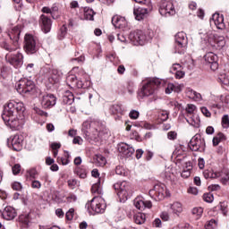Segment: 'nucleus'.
<instances>
[{
  "label": "nucleus",
  "instance_id": "f257e3e1",
  "mask_svg": "<svg viewBox=\"0 0 229 229\" xmlns=\"http://www.w3.org/2000/svg\"><path fill=\"white\" fill-rule=\"evenodd\" d=\"M25 110L24 103L11 100L4 108L2 119L11 130H21L26 123Z\"/></svg>",
  "mask_w": 229,
  "mask_h": 229
},
{
  "label": "nucleus",
  "instance_id": "f03ea898",
  "mask_svg": "<svg viewBox=\"0 0 229 229\" xmlns=\"http://www.w3.org/2000/svg\"><path fill=\"white\" fill-rule=\"evenodd\" d=\"M161 84L162 81L158 78L148 80L140 89L138 96L141 98V99L149 98V96H153L154 92L158 89V87Z\"/></svg>",
  "mask_w": 229,
  "mask_h": 229
},
{
  "label": "nucleus",
  "instance_id": "7ed1b4c3",
  "mask_svg": "<svg viewBox=\"0 0 229 229\" xmlns=\"http://www.w3.org/2000/svg\"><path fill=\"white\" fill-rule=\"evenodd\" d=\"M158 12L162 17H173L176 15V1L161 0L158 3Z\"/></svg>",
  "mask_w": 229,
  "mask_h": 229
},
{
  "label": "nucleus",
  "instance_id": "20e7f679",
  "mask_svg": "<svg viewBox=\"0 0 229 229\" xmlns=\"http://www.w3.org/2000/svg\"><path fill=\"white\" fill-rule=\"evenodd\" d=\"M89 214H103L106 209V203L103 197H95L90 201L87 202L85 206Z\"/></svg>",
  "mask_w": 229,
  "mask_h": 229
},
{
  "label": "nucleus",
  "instance_id": "39448f33",
  "mask_svg": "<svg viewBox=\"0 0 229 229\" xmlns=\"http://www.w3.org/2000/svg\"><path fill=\"white\" fill-rule=\"evenodd\" d=\"M150 38L151 36L148 35V32L140 30H136L129 34V41L133 46H144Z\"/></svg>",
  "mask_w": 229,
  "mask_h": 229
},
{
  "label": "nucleus",
  "instance_id": "423d86ee",
  "mask_svg": "<svg viewBox=\"0 0 229 229\" xmlns=\"http://www.w3.org/2000/svg\"><path fill=\"white\" fill-rule=\"evenodd\" d=\"M174 53L183 55L185 51H187V46L189 44L187 34H185L183 31L178 32L174 37Z\"/></svg>",
  "mask_w": 229,
  "mask_h": 229
},
{
  "label": "nucleus",
  "instance_id": "0eeeda50",
  "mask_svg": "<svg viewBox=\"0 0 229 229\" xmlns=\"http://www.w3.org/2000/svg\"><path fill=\"white\" fill-rule=\"evenodd\" d=\"M199 35L203 44H212L213 42H217V44H219L222 47L225 46V37H219V40L217 41L216 33L212 30H201L199 32Z\"/></svg>",
  "mask_w": 229,
  "mask_h": 229
},
{
  "label": "nucleus",
  "instance_id": "6e6552de",
  "mask_svg": "<svg viewBox=\"0 0 229 229\" xmlns=\"http://www.w3.org/2000/svg\"><path fill=\"white\" fill-rule=\"evenodd\" d=\"M15 88L18 94L21 96L33 94L35 92V82L31 80L22 79L16 82Z\"/></svg>",
  "mask_w": 229,
  "mask_h": 229
},
{
  "label": "nucleus",
  "instance_id": "1a4fd4ad",
  "mask_svg": "<svg viewBox=\"0 0 229 229\" xmlns=\"http://www.w3.org/2000/svg\"><path fill=\"white\" fill-rule=\"evenodd\" d=\"M114 191H117V196L123 198V199H128L131 196V184L126 181L122 182H116L114 184Z\"/></svg>",
  "mask_w": 229,
  "mask_h": 229
},
{
  "label": "nucleus",
  "instance_id": "9d476101",
  "mask_svg": "<svg viewBox=\"0 0 229 229\" xmlns=\"http://www.w3.org/2000/svg\"><path fill=\"white\" fill-rule=\"evenodd\" d=\"M24 49L27 55H35L37 53V37L32 34H25Z\"/></svg>",
  "mask_w": 229,
  "mask_h": 229
},
{
  "label": "nucleus",
  "instance_id": "9b49d317",
  "mask_svg": "<svg viewBox=\"0 0 229 229\" xmlns=\"http://www.w3.org/2000/svg\"><path fill=\"white\" fill-rule=\"evenodd\" d=\"M96 124L98 127L95 128L97 131L98 137H103V130H105V126L101 124L99 122H94L91 123L89 121H86L82 123V132L86 135V137H90V126H94Z\"/></svg>",
  "mask_w": 229,
  "mask_h": 229
},
{
  "label": "nucleus",
  "instance_id": "f8f14e48",
  "mask_svg": "<svg viewBox=\"0 0 229 229\" xmlns=\"http://www.w3.org/2000/svg\"><path fill=\"white\" fill-rule=\"evenodd\" d=\"M148 194L155 201H162V199L165 198V185L156 184L154 188L148 191Z\"/></svg>",
  "mask_w": 229,
  "mask_h": 229
},
{
  "label": "nucleus",
  "instance_id": "ddd939ff",
  "mask_svg": "<svg viewBox=\"0 0 229 229\" xmlns=\"http://www.w3.org/2000/svg\"><path fill=\"white\" fill-rule=\"evenodd\" d=\"M189 148L191 151H199V153H203L206 148L205 139H201V137L198 136L193 137L189 143Z\"/></svg>",
  "mask_w": 229,
  "mask_h": 229
},
{
  "label": "nucleus",
  "instance_id": "4468645a",
  "mask_svg": "<svg viewBox=\"0 0 229 229\" xmlns=\"http://www.w3.org/2000/svg\"><path fill=\"white\" fill-rule=\"evenodd\" d=\"M66 81L69 84V87H72L73 89H87L89 87V82H83V81L78 79V76L74 74H70L66 78Z\"/></svg>",
  "mask_w": 229,
  "mask_h": 229
},
{
  "label": "nucleus",
  "instance_id": "2eb2a0df",
  "mask_svg": "<svg viewBox=\"0 0 229 229\" xmlns=\"http://www.w3.org/2000/svg\"><path fill=\"white\" fill-rule=\"evenodd\" d=\"M112 24L114 28H118V30H123V31L130 30V24L126 21V18L123 16L114 15L112 18Z\"/></svg>",
  "mask_w": 229,
  "mask_h": 229
},
{
  "label": "nucleus",
  "instance_id": "dca6fc26",
  "mask_svg": "<svg viewBox=\"0 0 229 229\" xmlns=\"http://www.w3.org/2000/svg\"><path fill=\"white\" fill-rule=\"evenodd\" d=\"M151 10H153L152 5H147V8L146 7L134 8L133 13L136 21H143V19H146L148 13L151 12Z\"/></svg>",
  "mask_w": 229,
  "mask_h": 229
},
{
  "label": "nucleus",
  "instance_id": "f3484780",
  "mask_svg": "<svg viewBox=\"0 0 229 229\" xmlns=\"http://www.w3.org/2000/svg\"><path fill=\"white\" fill-rule=\"evenodd\" d=\"M56 105V97L53 94H46L41 98V106L43 108H51Z\"/></svg>",
  "mask_w": 229,
  "mask_h": 229
},
{
  "label": "nucleus",
  "instance_id": "a211bd4d",
  "mask_svg": "<svg viewBox=\"0 0 229 229\" xmlns=\"http://www.w3.org/2000/svg\"><path fill=\"white\" fill-rule=\"evenodd\" d=\"M39 26L43 32L49 33L51 31V26H53V21L46 14H42L39 18Z\"/></svg>",
  "mask_w": 229,
  "mask_h": 229
},
{
  "label": "nucleus",
  "instance_id": "6ab92c4d",
  "mask_svg": "<svg viewBox=\"0 0 229 229\" xmlns=\"http://www.w3.org/2000/svg\"><path fill=\"white\" fill-rule=\"evenodd\" d=\"M134 207L138 208V210H144L145 208H151L153 204L149 200H145L142 197H137L134 199Z\"/></svg>",
  "mask_w": 229,
  "mask_h": 229
},
{
  "label": "nucleus",
  "instance_id": "aec40b11",
  "mask_svg": "<svg viewBox=\"0 0 229 229\" xmlns=\"http://www.w3.org/2000/svg\"><path fill=\"white\" fill-rule=\"evenodd\" d=\"M118 151L123 154V157H126V158H130V157L135 153V148L126 143H120L118 145Z\"/></svg>",
  "mask_w": 229,
  "mask_h": 229
},
{
  "label": "nucleus",
  "instance_id": "412c9836",
  "mask_svg": "<svg viewBox=\"0 0 229 229\" xmlns=\"http://www.w3.org/2000/svg\"><path fill=\"white\" fill-rule=\"evenodd\" d=\"M211 22H214L217 30H225V28H226V25H225V16H223V14L217 13H214L212 15Z\"/></svg>",
  "mask_w": 229,
  "mask_h": 229
},
{
  "label": "nucleus",
  "instance_id": "4be33fe9",
  "mask_svg": "<svg viewBox=\"0 0 229 229\" xmlns=\"http://www.w3.org/2000/svg\"><path fill=\"white\" fill-rule=\"evenodd\" d=\"M2 216L6 221H13L17 217V211L13 207L7 206L4 208Z\"/></svg>",
  "mask_w": 229,
  "mask_h": 229
},
{
  "label": "nucleus",
  "instance_id": "5701e85b",
  "mask_svg": "<svg viewBox=\"0 0 229 229\" xmlns=\"http://www.w3.org/2000/svg\"><path fill=\"white\" fill-rule=\"evenodd\" d=\"M105 182L101 177L98 178V181L92 185L91 187V192L92 194H95L96 198H101L103 196V188H101V183Z\"/></svg>",
  "mask_w": 229,
  "mask_h": 229
},
{
  "label": "nucleus",
  "instance_id": "b1692460",
  "mask_svg": "<svg viewBox=\"0 0 229 229\" xmlns=\"http://www.w3.org/2000/svg\"><path fill=\"white\" fill-rule=\"evenodd\" d=\"M8 37L13 42H19V37H21V27L14 26L8 30Z\"/></svg>",
  "mask_w": 229,
  "mask_h": 229
},
{
  "label": "nucleus",
  "instance_id": "393cba45",
  "mask_svg": "<svg viewBox=\"0 0 229 229\" xmlns=\"http://www.w3.org/2000/svg\"><path fill=\"white\" fill-rule=\"evenodd\" d=\"M62 78V72L58 71V69H52L50 71V75L48 77V81L51 85H55V83H58Z\"/></svg>",
  "mask_w": 229,
  "mask_h": 229
},
{
  "label": "nucleus",
  "instance_id": "a878e982",
  "mask_svg": "<svg viewBox=\"0 0 229 229\" xmlns=\"http://www.w3.org/2000/svg\"><path fill=\"white\" fill-rule=\"evenodd\" d=\"M12 146L14 151H21L22 149V136L14 135L12 138Z\"/></svg>",
  "mask_w": 229,
  "mask_h": 229
},
{
  "label": "nucleus",
  "instance_id": "bb28decb",
  "mask_svg": "<svg viewBox=\"0 0 229 229\" xmlns=\"http://www.w3.org/2000/svg\"><path fill=\"white\" fill-rule=\"evenodd\" d=\"M5 60L7 64H9V65H13L14 69L22 67V64H24L21 58H6Z\"/></svg>",
  "mask_w": 229,
  "mask_h": 229
},
{
  "label": "nucleus",
  "instance_id": "cd10ccee",
  "mask_svg": "<svg viewBox=\"0 0 229 229\" xmlns=\"http://www.w3.org/2000/svg\"><path fill=\"white\" fill-rule=\"evenodd\" d=\"M204 64L207 65V67H209L211 71H217V69H219V64L217 61H215L214 58H205Z\"/></svg>",
  "mask_w": 229,
  "mask_h": 229
},
{
  "label": "nucleus",
  "instance_id": "c85d7f7f",
  "mask_svg": "<svg viewBox=\"0 0 229 229\" xmlns=\"http://www.w3.org/2000/svg\"><path fill=\"white\" fill-rule=\"evenodd\" d=\"M74 103V95L71 91H66L63 96V105H72Z\"/></svg>",
  "mask_w": 229,
  "mask_h": 229
},
{
  "label": "nucleus",
  "instance_id": "c756f323",
  "mask_svg": "<svg viewBox=\"0 0 229 229\" xmlns=\"http://www.w3.org/2000/svg\"><path fill=\"white\" fill-rule=\"evenodd\" d=\"M73 173L74 174H77L79 178H82V179L87 178V168L85 167V165L75 167L73 170Z\"/></svg>",
  "mask_w": 229,
  "mask_h": 229
},
{
  "label": "nucleus",
  "instance_id": "7c9ffc66",
  "mask_svg": "<svg viewBox=\"0 0 229 229\" xmlns=\"http://www.w3.org/2000/svg\"><path fill=\"white\" fill-rule=\"evenodd\" d=\"M226 170L218 172L217 178H220V182L223 185H229V175L226 174Z\"/></svg>",
  "mask_w": 229,
  "mask_h": 229
},
{
  "label": "nucleus",
  "instance_id": "2f4dec72",
  "mask_svg": "<svg viewBox=\"0 0 229 229\" xmlns=\"http://www.w3.org/2000/svg\"><path fill=\"white\" fill-rule=\"evenodd\" d=\"M111 112L117 115H123L124 114V107H123V105L114 104L111 106Z\"/></svg>",
  "mask_w": 229,
  "mask_h": 229
},
{
  "label": "nucleus",
  "instance_id": "473e14b6",
  "mask_svg": "<svg viewBox=\"0 0 229 229\" xmlns=\"http://www.w3.org/2000/svg\"><path fill=\"white\" fill-rule=\"evenodd\" d=\"M94 15H96V13H94V10L90 9L89 7L84 8V18L85 21H94Z\"/></svg>",
  "mask_w": 229,
  "mask_h": 229
},
{
  "label": "nucleus",
  "instance_id": "72a5a7b5",
  "mask_svg": "<svg viewBox=\"0 0 229 229\" xmlns=\"http://www.w3.org/2000/svg\"><path fill=\"white\" fill-rule=\"evenodd\" d=\"M223 140H226V137L223 132H218L214 138H213V146H219L220 142H223Z\"/></svg>",
  "mask_w": 229,
  "mask_h": 229
},
{
  "label": "nucleus",
  "instance_id": "f704fd0d",
  "mask_svg": "<svg viewBox=\"0 0 229 229\" xmlns=\"http://www.w3.org/2000/svg\"><path fill=\"white\" fill-rule=\"evenodd\" d=\"M134 222L136 225H144L146 223V215L143 213L134 215Z\"/></svg>",
  "mask_w": 229,
  "mask_h": 229
},
{
  "label": "nucleus",
  "instance_id": "c9c22d12",
  "mask_svg": "<svg viewBox=\"0 0 229 229\" xmlns=\"http://www.w3.org/2000/svg\"><path fill=\"white\" fill-rule=\"evenodd\" d=\"M19 221L20 223L24 225V226H28V225H30V222L31 221V216H30V214L28 213L20 215Z\"/></svg>",
  "mask_w": 229,
  "mask_h": 229
},
{
  "label": "nucleus",
  "instance_id": "e433bc0d",
  "mask_svg": "<svg viewBox=\"0 0 229 229\" xmlns=\"http://www.w3.org/2000/svg\"><path fill=\"white\" fill-rule=\"evenodd\" d=\"M171 209L173 210L174 214H176L178 216L179 214H182L183 208H182V203L174 202V204H172Z\"/></svg>",
  "mask_w": 229,
  "mask_h": 229
},
{
  "label": "nucleus",
  "instance_id": "4c0bfd02",
  "mask_svg": "<svg viewBox=\"0 0 229 229\" xmlns=\"http://www.w3.org/2000/svg\"><path fill=\"white\" fill-rule=\"evenodd\" d=\"M27 178H30V180H35L38 176V172L37 171V168H30L27 170Z\"/></svg>",
  "mask_w": 229,
  "mask_h": 229
},
{
  "label": "nucleus",
  "instance_id": "58836bf2",
  "mask_svg": "<svg viewBox=\"0 0 229 229\" xmlns=\"http://www.w3.org/2000/svg\"><path fill=\"white\" fill-rule=\"evenodd\" d=\"M191 214L194 216L195 219H200L201 216H203V208H193Z\"/></svg>",
  "mask_w": 229,
  "mask_h": 229
},
{
  "label": "nucleus",
  "instance_id": "ea45409f",
  "mask_svg": "<svg viewBox=\"0 0 229 229\" xmlns=\"http://www.w3.org/2000/svg\"><path fill=\"white\" fill-rule=\"evenodd\" d=\"M203 176L206 178V180H208V178H217L218 172H212V170H205L203 172Z\"/></svg>",
  "mask_w": 229,
  "mask_h": 229
},
{
  "label": "nucleus",
  "instance_id": "a19ab883",
  "mask_svg": "<svg viewBox=\"0 0 229 229\" xmlns=\"http://www.w3.org/2000/svg\"><path fill=\"white\" fill-rule=\"evenodd\" d=\"M186 121L189 124H191V126H193L194 128H199V119L198 117L194 118L191 117V118H186Z\"/></svg>",
  "mask_w": 229,
  "mask_h": 229
},
{
  "label": "nucleus",
  "instance_id": "79ce46f5",
  "mask_svg": "<svg viewBox=\"0 0 229 229\" xmlns=\"http://www.w3.org/2000/svg\"><path fill=\"white\" fill-rule=\"evenodd\" d=\"M65 35H67V26L63 25L60 28V30H59V33H58V38L60 40H62V39L65 38Z\"/></svg>",
  "mask_w": 229,
  "mask_h": 229
},
{
  "label": "nucleus",
  "instance_id": "37998d69",
  "mask_svg": "<svg viewBox=\"0 0 229 229\" xmlns=\"http://www.w3.org/2000/svg\"><path fill=\"white\" fill-rule=\"evenodd\" d=\"M219 81L223 83V85H229V76L226 73H222L218 76Z\"/></svg>",
  "mask_w": 229,
  "mask_h": 229
},
{
  "label": "nucleus",
  "instance_id": "c03bdc74",
  "mask_svg": "<svg viewBox=\"0 0 229 229\" xmlns=\"http://www.w3.org/2000/svg\"><path fill=\"white\" fill-rule=\"evenodd\" d=\"M203 199L206 201V203H212V201H214V194L210 192L204 193Z\"/></svg>",
  "mask_w": 229,
  "mask_h": 229
},
{
  "label": "nucleus",
  "instance_id": "a18cd8bd",
  "mask_svg": "<svg viewBox=\"0 0 229 229\" xmlns=\"http://www.w3.org/2000/svg\"><path fill=\"white\" fill-rule=\"evenodd\" d=\"M185 111L187 112V114H189V115H192V114L196 112V106L193 104H188Z\"/></svg>",
  "mask_w": 229,
  "mask_h": 229
},
{
  "label": "nucleus",
  "instance_id": "49530a36",
  "mask_svg": "<svg viewBox=\"0 0 229 229\" xmlns=\"http://www.w3.org/2000/svg\"><path fill=\"white\" fill-rule=\"evenodd\" d=\"M222 126H223V128H229V116H228V114H225L222 117Z\"/></svg>",
  "mask_w": 229,
  "mask_h": 229
},
{
  "label": "nucleus",
  "instance_id": "de8ad7c7",
  "mask_svg": "<svg viewBox=\"0 0 229 229\" xmlns=\"http://www.w3.org/2000/svg\"><path fill=\"white\" fill-rule=\"evenodd\" d=\"M115 174L119 176H124V174H126V171L124 170V167L118 165L115 168Z\"/></svg>",
  "mask_w": 229,
  "mask_h": 229
},
{
  "label": "nucleus",
  "instance_id": "09e8293b",
  "mask_svg": "<svg viewBox=\"0 0 229 229\" xmlns=\"http://www.w3.org/2000/svg\"><path fill=\"white\" fill-rule=\"evenodd\" d=\"M192 170V167L191 166L190 168H185L181 176L182 178H189L191 176V171Z\"/></svg>",
  "mask_w": 229,
  "mask_h": 229
},
{
  "label": "nucleus",
  "instance_id": "8fccbe9b",
  "mask_svg": "<svg viewBox=\"0 0 229 229\" xmlns=\"http://www.w3.org/2000/svg\"><path fill=\"white\" fill-rule=\"evenodd\" d=\"M217 226V222H216V220L211 219L209 222L207 223L206 225V228L207 229H212V228H216Z\"/></svg>",
  "mask_w": 229,
  "mask_h": 229
},
{
  "label": "nucleus",
  "instance_id": "3c124183",
  "mask_svg": "<svg viewBox=\"0 0 229 229\" xmlns=\"http://www.w3.org/2000/svg\"><path fill=\"white\" fill-rule=\"evenodd\" d=\"M97 161L98 162V164H100V165H106V158L102 155L97 156Z\"/></svg>",
  "mask_w": 229,
  "mask_h": 229
},
{
  "label": "nucleus",
  "instance_id": "603ef678",
  "mask_svg": "<svg viewBox=\"0 0 229 229\" xmlns=\"http://www.w3.org/2000/svg\"><path fill=\"white\" fill-rule=\"evenodd\" d=\"M65 217L68 221H72V217H74V208H70L68 212H66Z\"/></svg>",
  "mask_w": 229,
  "mask_h": 229
},
{
  "label": "nucleus",
  "instance_id": "864d4df0",
  "mask_svg": "<svg viewBox=\"0 0 229 229\" xmlns=\"http://www.w3.org/2000/svg\"><path fill=\"white\" fill-rule=\"evenodd\" d=\"M139 115H140V114L137 110H131L129 113V117H131V119H139Z\"/></svg>",
  "mask_w": 229,
  "mask_h": 229
},
{
  "label": "nucleus",
  "instance_id": "5fc2aeb1",
  "mask_svg": "<svg viewBox=\"0 0 229 229\" xmlns=\"http://www.w3.org/2000/svg\"><path fill=\"white\" fill-rule=\"evenodd\" d=\"M117 40L122 44H128L129 42L124 34H117Z\"/></svg>",
  "mask_w": 229,
  "mask_h": 229
},
{
  "label": "nucleus",
  "instance_id": "6e6d98bb",
  "mask_svg": "<svg viewBox=\"0 0 229 229\" xmlns=\"http://www.w3.org/2000/svg\"><path fill=\"white\" fill-rule=\"evenodd\" d=\"M76 185H78V181L76 179L68 180V187L71 189H76Z\"/></svg>",
  "mask_w": 229,
  "mask_h": 229
},
{
  "label": "nucleus",
  "instance_id": "4d7b16f0",
  "mask_svg": "<svg viewBox=\"0 0 229 229\" xmlns=\"http://www.w3.org/2000/svg\"><path fill=\"white\" fill-rule=\"evenodd\" d=\"M200 112L203 114V115H205V117H211L212 116V114L210 113L208 108H207L206 106L201 107Z\"/></svg>",
  "mask_w": 229,
  "mask_h": 229
},
{
  "label": "nucleus",
  "instance_id": "13d9d810",
  "mask_svg": "<svg viewBox=\"0 0 229 229\" xmlns=\"http://www.w3.org/2000/svg\"><path fill=\"white\" fill-rule=\"evenodd\" d=\"M12 170H13V174L14 175L19 174V173H21V165H20V164H15V165L13 166Z\"/></svg>",
  "mask_w": 229,
  "mask_h": 229
},
{
  "label": "nucleus",
  "instance_id": "bf43d9fd",
  "mask_svg": "<svg viewBox=\"0 0 229 229\" xmlns=\"http://www.w3.org/2000/svg\"><path fill=\"white\" fill-rule=\"evenodd\" d=\"M139 4H144L145 6H151V0H134Z\"/></svg>",
  "mask_w": 229,
  "mask_h": 229
},
{
  "label": "nucleus",
  "instance_id": "052dcab7",
  "mask_svg": "<svg viewBox=\"0 0 229 229\" xmlns=\"http://www.w3.org/2000/svg\"><path fill=\"white\" fill-rule=\"evenodd\" d=\"M12 187L13 191H22V184L19 182H14Z\"/></svg>",
  "mask_w": 229,
  "mask_h": 229
},
{
  "label": "nucleus",
  "instance_id": "680f3d73",
  "mask_svg": "<svg viewBox=\"0 0 229 229\" xmlns=\"http://www.w3.org/2000/svg\"><path fill=\"white\" fill-rule=\"evenodd\" d=\"M34 112H36L38 114V115H41L43 117H47V113L44 112L43 110H41L38 107H35L34 108Z\"/></svg>",
  "mask_w": 229,
  "mask_h": 229
},
{
  "label": "nucleus",
  "instance_id": "e2e57ef3",
  "mask_svg": "<svg viewBox=\"0 0 229 229\" xmlns=\"http://www.w3.org/2000/svg\"><path fill=\"white\" fill-rule=\"evenodd\" d=\"M174 90V84L169 83L165 89V94H171Z\"/></svg>",
  "mask_w": 229,
  "mask_h": 229
},
{
  "label": "nucleus",
  "instance_id": "0e129e2a",
  "mask_svg": "<svg viewBox=\"0 0 229 229\" xmlns=\"http://www.w3.org/2000/svg\"><path fill=\"white\" fill-rule=\"evenodd\" d=\"M72 143L79 144V146H81V144H83V139H81V137L80 136H75L72 140Z\"/></svg>",
  "mask_w": 229,
  "mask_h": 229
},
{
  "label": "nucleus",
  "instance_id": "69168bd1",
  "mask_svg": "<svg viewBox=\"0 0 229 229\" xmlns=\"http://www.w3.org/2000/svg\"><path fill=\"white\" fill-rule=\"evenodd\" d=\"M31 187L32 189H40V187H42V183H40L39 181L34 180L31 182Z\"/></svg>",
  "mask_w": 229,
  "mask_h": 229
},
{
  "label": "nucleus",
  "instance_id": "338daca9",
  "mask_svg": "<svg viewBox=\"0 0 229 229\" xmlns=\"http://www.w3.org/2000/svg\"><path fill=\"white\" fill-rule=\"evenodd\" d=\"M196 91H194L193 89H188L186 90V96L190 98V99H194V95H195Z\"/></svg>",
  "mask_w": 229,
  "mask_h": 229
},
{
  "label": "nucleus",
  "instance_id": "774afa93",
  "mask_svg": "<svg viewBox=\"0 0 229 229\" xmlns=\"http://www.w3.org/2000/svg\"><path fill=\"white\" fill-rule=\"evenodd\" d=\"M177 135L178 134L176 133V131H169L167 133V138L169 139V140H175Z\"/></svg>",
  "mask_w": 229,
  "mask_h": 229
}]
</instances>
